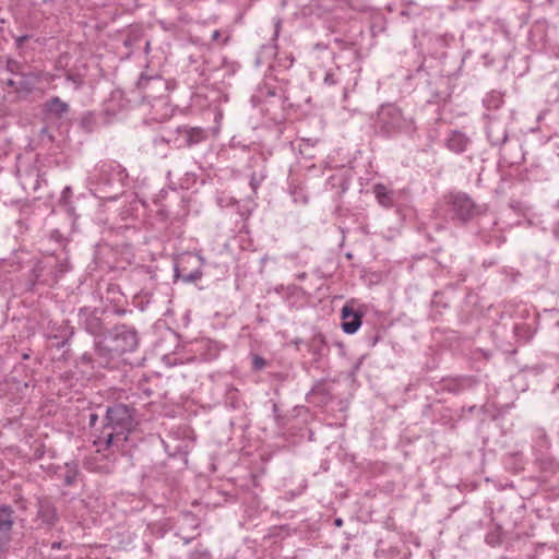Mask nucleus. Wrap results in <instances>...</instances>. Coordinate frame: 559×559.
<instances>
[{"mask_svg": "<svg viewBox=\"0 0 559 559\" xmlns=\"http://www.w3.org/2000/svg\"><path fill=\"white\" fill-rule=\"evenodd\" d=\"M97 419H98V416L96 414H91L90 415V425L94 426L95 423L97 421Z\"/></svg>", "mask_w": 559, "mask_h": 559, "instance_id": "nucleus-25", "label": "nucleus"}, {"mask_svg": "<svg viewBox=\"0 0 559 559\" xmlns=\"http://www.w3.org/2000/svg\"><path fill=\"white\" fill-rule=\"evenodd\" d=\"M7 84L12 87L15 86V82L13 80H8Z\"/></svg>", "mask_w": 559, "mask_h": 559, "instance_id": "nucleus-30", "label": "nucleus"}, {"mask_svg": "<svg viewBox=\"0 0 559 559\" xmlns=\"http://www.w3.org/2000/svg\"><path fill=\"white\" fill-rule=\"evenodd\" d=\"M278 411L277 405L273 404V412L276 413Z\"/></svg>", "mask_w": 559, "mask_h": 559, "instance_id": "nucleus-31", "label": "nucleus"}, {"mask_svg": "<svg viewBox=\"0 0 559 559\" xmlns=\"http://www.w3.org/2000/svg\"><path fill=\"white\" fill-rule=\"evenodd\" d=\"M71 193V189L70 187H66L62 191V198L66 199L67 195H69Z\"/></svg>", "mask_w": 559, "mask_h": 559, "instance_id": "nucleus-27", "label": "nucleus"}, {"mask_svg": "<svg viewBox=\"0 0 559 559\" xmlns=\"http://www.w3.org/2000/svg\"><path fill=\"white\" fill-rule=\"evenodd\" d=\"M487 136L491 145L499 146L506 143L508 139V132L502 124L498 122H491L487 127Z\"/></svg>", "mask_w": 559, "mask_h": 559, "instance_id": "nucleus-12", "label": "nucleus"}, {"mask_svg": "<svg viewBox=\"0 0 559 559\" xmlns=\"http://www.w3.org/2000/svg\"><path fill=\"white\" fill-rule=\"evenodd\" d=\"M338 72H340V68H336L335 71H333V70L328 71L324 75V80H323L324 83L330 86L340 83Z\"/></svg>", "mask_w": 559, "mask_h": 559, "instance_id": "nucleus-18", "label": "nucleus"}, {"mask_svg": "<svg viewBox=\"0 0 559 559\" xmlns=\"http://www.w3.org/2000/svg\"><path fill=\"white\" fill-rule=\"evenodd\" d=\"M20 69H21L20 62H17V61H9L8 62V70L11 73L21 74L22 72H20Z\"/></svg>", "mask_w": 559, "mask_h": 559, "instance_id": "nucleus-22", "label": "nucleus"}, {"mask_svg": "<svg viewBox=\"0 0 559 559\" xmlns=\"http://www.w3.org/2000/svg\"><path fill=\"white\" fill-rule=\"evenodd\" d=\"M86 329L90 333L97 334L100 331V321L97 318H93Z\"/></svg>", "mask_w": 559, "mask_h": 559, "instance_id": "nucleus-20", "label": "nucleus"}, {"mask_svg": "<svg viewBox=\"0 0 559 559\" xmlns=\"http://www.w3.org/2000/svg\"><path fill=\"white\" fill-rule=\"evenodd\" d=\"M361 325V314L349 306L342 308V330L346 334H354Z\"/></svg>", "mask_w": 559, "mask_h": 559, "instance_id": "nucleus-10", "label": "nucleus"}, {"mask_svg": "<svg viewBox=\"0 0 559 559\" xmlns=\"http://www.w3.org/2000/svg\"><path fill=\"white\" fill-rule=\"evenodd\" d=\"M306 277V274L302 273L301 275H299V278L304 280Z\"/></svg>", "mask_w": 559, "mask_h": 559, "instance_id": "nucleus-32", "label": "nucleus"}, {"mask_svg": "<svg viewBox=\"0 0 559 559\" xmlns=\"http://www.w3.org/2000/svg\"><path fill=\"white\" fill-rule=\"evenodd\" d=\"M139 345L138 333L134 328L116 325L103 341L95 345V354H83L81 360L91 365L93 369L107 368L115 356L133 352Z\"/></svg>", "mask_w": 559, "mask_h": 559, "instance_id": "nucleus-1", "label": "nucleus"}, {"mask_svg": "<svg viewBox=\"0 0 559 559\" xmlns=\"http://www.w3.org/2000/svg\"><path fill=\"white\" fill-rule=\"evenodd\" d=\"M96 121L93 112L87 111L83 114L80 119V128L86 133H92L95 130Z\"/></svg>", "mask_w": 559, "mask_h": 559, "instance_id": "nucleus-16", "label": "nucleus"}, {"mask_svg": "<svg viewBox=\"0 0 559 559\" xmlns=\"http://www.w3.org/2000/svg\"><path fill=\"white\" fill-rule=\"evenodd\" d=\"M14 511L10 506L0 507V551L8 548L12 539Z\"/></svg>", "mask_w": 559, "mask_h": 559, "instance_id": "nucleus-6", "label": "nucleus"}, {"mask_svg": "<svg viewBox=\"0 0 559 559\" xmlns=\"http://www.w3.org/2000/svg\"><path fill=\"white\" fill-rule=\"evenodd\" d=\"M447 204L453 219L467 223L483 213L484 209L465 192H452L447 197Z\"/></svg>", "mask_w": 559, "mask_h": 559, "instance_id": "nucleus-3", "label": "nucleus"}, {"mask_svg": "<svg viewBox=\"0 0 559 559\" xmlns=\"http://www.w3.org/2000/svg\"><path fill=\"white\" fill-rule=\"evenodd\" d=\"M21 81L19 82V90L31 92L39 82H50L53 80V75L43 71H31L21 73Z\"/></svg>", "mask_w": 559, "mask_h": 559, "instance_id": "nucleus-9", "label": "nucleus"}, {"mask_svg": "<svg viewBox=\"0 0 559 559\" xmlns=\"http://www.w3.org/2000/svg\"><path fill=\"white\" fill-rule=\"evenodd\" d=\"M372 191L379 205L384 209L394 207L401 194L400 191L390 189L383 183H376L372 188Z\"/></svg>", "mask_w": 559, "mask_h": 559, "instance_id": "nucleus-8", "label": "nucleus"}, {"mask_svg": "<svg viewBox=\"0 0 559 559\" xmlns=\"http://www.w3.org/2000/svg\"><path fill=\"white\" fill-rule=\"evenodd\" d=\"M471 141L461 131H453L447 139V147L455 154H462L468 147Z\"/></svg>", "mask_w": 559, "mask_h": 559, "instance_id": "nucleus-11", "label": "nucleus"}, {"mask_svg": "<svg viewBox=\"0 0 559 559\" xmlns=\"http://www.w3.org/2000/svg\"><path fill=\"white\" fill-rule=\"evenodd\" d=\"M206 139L207 132L201 127L182 126L177 129L176 142L178 147H192Z\"/></svg>", "mask_w": 559, "mask_h": 559, "instance_id": "nucleus-5", "label": "nucleus"}, {"mask_svg": "<svg viewBox=\"0 0 559 559\" xmlns=\"http://www.w3.org/2000/svg\"><path fill=\"white\" fill-rule=\"evenodd\" d=\"M501 540V532L499 528H495L486 535V543L492 547L500 545Z\"/></svg>", "mask_w": 559, "mask_h": 559, "instance_id": "nucleus-17", "label": "nucleus"}, {"mask_svg": "<svg viewBox=\"0 0 559 559\" xmlns=\"http://www.w3.org/2000/svg\"><path fill=\"white\" fill-rule=\"evenodd\" d=\"M37 516L48 526H52L58 519L56 508L48 501H41L39 503Z\"/></svg>", "mask_w": 559, "mask_h": 559, "instance_id": "nucleus-13", "label": "nucleus"}, {"mask_svg": "<svg viewBox=\"0 0 559 559\" xmlns=\"http://www.w3.org/2000/svg\"><path fill=\"white\" fill-rule=\"evenodd\" d=\"M136 411L130 405L117 403L107 407L105 416V425L100 436L95 444L100 447H121L128 440V435L133 431L136 426Z\"/></svg>", "mask_w": 559, "mask_h": 559, "instance_id": "nucleus-2", "label": "nucleus"}, {"mask_svg": "<svg viewBox=\"0 0 559 559\" xmlns=\"http://www.w3.org/2000/svg\"><path fill=\"white\" fill-rule=\"evenodd\" d=\"M219 37H221V32L218 29H215L212 34V39L218 40Z\"/></svg>", "mask_w": 559, "mask_h": 559, "instance_id": "nucleus-26", "label": "nucleus"}, {"mask_svg": "<svg viewBox=\"0 0 559 559\" xmlns=\"http://www.w3.org/2000/svg\"><path fill=\"white\" fill-rule=\"evenodd\" d=\"M28 39L27 35H22L16 38V46L22 47V45Z\"/></svg>", "mask_w": 559, "mask_h": 559, "instance_id": "nucleus-24", "label": "nucleus"}, {"mask_svg": "<svg viewBox=\"0 0 559 559\" xmlns=\"http://www.w3.org/2000/svg\"><path fill=\"white\" fill-rule=\"evenodd\" d=\"M203 275L201 267H197L195 270L187 273L186 267L176 266L175 267V277L180 278L183 283H194L199 281Z\"/></svg>", "mask_w": 559, "mask_h": 559, "instance_id": "nucleus-14", "label": "nucleus"}, {"mask_svg": "<svg viewBox=\"0 0 559 559\" xmlns=\"http://www.w3.org/2000/svg\"><path fill=\"white\" fill-rule=\"evenodd\" d=\"M472 384H473V380L471 378H463L460 381V386L461 388L471 386Z\"/></svg>", "mask_w": 559, "mask_h": 559, "instance_id": "nucleus-23", "label": "nucleus"}, {"mask_svg": "<svg viewBox=\"0 0 559 559\" xmlns=\"http://www.w3.org/2000/svg\"><path fill=\"white\" fill-rule=\"evenodd\" d=\"M198 259L200 260L201 263L204 262V259L202 257H198Z\"/></svg>", "mask_w": 559, "mask_h": 559, "instance_id": "nucleus-33", "label": "nucleus"}, {"mask_svg": "<svg viewBox=\"0 0 559 559\" xmlns=\"http://www.w3.org/2000/svg\"><path fill=\"white\" fill-rule=\"evenodd\" d=\"M406 126L407 121L396 106L385 105L378 111L377 127L383 134L390 135L395 131L406 128Z\"/></svg>", "mask_w": 559, "mask_h": 559, "instance_id": "nucleus-4", "label": "nucleus"}, {"mask_svg": "<svg viewBox=\"0 0 559 559\" xmlns=\"http://www.w3.org/2000/svg\"><path fill=\"white\" fill-rule=\"evenodd\" d=\"M266 366V361L263 357L259 355H253L252 357V368L254 370H262Z\"/></svg>", "mask_w": 559, "mask_h": 559, "instance_id": "nucleus-19", "label": "nucleus"}, {"mask_svg": "<svg viewBox=\"0 0 559 559\" xmlns=\"http://www.w3.org/2000/svg\"><path fill=\"white\" fill-rule=\"evenodd\" d=\"M263 180V176H258L255 173H253L250 177V187L252 188L253 192H257V189L261 185Z\"/></svg>", "mask_w": 559, "mask_h": 559, "instance_id": "nucleus-21", "label": "nucleus"}, {"mask_svg": "<svg viewBox=\"0 0 559 559\" xmlns=\"http://www.w3.org/2000/svg\"><path fill=\"white\" fill-rule=\"evenodd\" d=\"M334 524H335V526L341 527L343 525V520L342 519H335Z\"/></svg>", "mask_w": 559, "mask_h": 559, "instance_id": "nucleus-28", "label": "nucleus"}, {"mask_svg": "<svg viewBox=\"0 0 559 559\" xmlns=\"http://www.w3.org/2000/svg\"><path fill=\"white\" fill-rule=\"evenodd\" d=\"M66 473L63 481L66 486H72L76 483L78 476L80 475L79 465L76 462H68L64 464Z\"/></svg>", "mask_w": 559, "mask_h": 559, "instance_id": "nucleus-15", "label": "nucleus"}, {"mask_svg": "<svg viewBox=\"0 0 559 559\" xmlns=\"http://www.w3.org/2000/svg\"><path fill=\"white\" fill-rule=\"evenodd\" d=\"M43 112L48 118L61 120L70 112V105L53 96L44 103Z\"/></svg>", "mask_w": 559, "mask_h": 559, "instance_id": "nucleus-7", "label": "nucleus"}, {"mask_svg": "<svg viewBox=\"0 0 559 559\" xmlns=\"http://www.w3.org/2000/svg\"><path fill=\"white\" fill-rule=\"evenodd\" d=\"M60 547H61V543H59V542H55V543H52V545H51V548H52V549H59Z\"/></svg>", "mask_w": 559, "mask_h": 559, "instance_id": "nucleus-29", "label": "nucleus"}]
</instances>
